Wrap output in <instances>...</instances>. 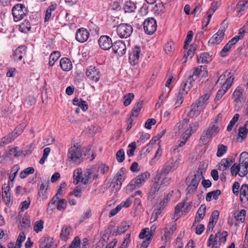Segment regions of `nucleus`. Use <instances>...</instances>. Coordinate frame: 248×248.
Masks as SVG:
<instances>
[{"label":"nucleus","instance_id":"13","mask_svg":"<svg viewBox=\"0 0 248 248\" xmlns=\"http://www.w3.org/2000/svg\"><path fill=\"white\" fill-rule=\"evenodd\" d=\"M112 48L114 53L119 56H123L125 53L126 46L122 41H115L113 44Z\"/></svg>","mask_w":248,"mask_h":248},{"label":"nucleus","instance_id":"39","mask_svg":"<svg viewBox=\"0 0 248 248\" xmlns=\"http://www.w3.org/2000/svg\"><path fill=\"white\" fill-rule=\"evenodd\" d=\"M61 54L58 51L53 52L49 56V64L52 66L54 65L55 62L59 58Z\"/></svg>","mask_w":248,"mask_h":248},{"label":"nucleus","instance_id":"7","mask_svg":"<svg viewBox=\"0 0 248 248\" xmlns=\"http://www.w3.org/2000/svg\"><path fill=\"white\" fill-rule=\"evenodd\" d=\"M27 10L25 6L22 4H17L12 8V15L15 21L23 19L26 16Z\"/></svg>","mask_w":248,"mask_h":248},{"label":"nucleus","instance_id":"33","mask_svg":"<svg viewBox=\"0 0 248 248\" xmlns=\"http://www.w3.org/2000/svg\"><path fill=\"white\" fill-rule=\"evenodd\" d=\"M191 132L190 129H186L185 132L183 133V140L180 141V143L178 146H175L173 147V150H175L178 147H181L185 144L186 141L191 136Z\"/></svg>","mask_w":248,"mask_h":248},{"label":"nucleus","instance_id":"60","mask_svg":"<svg viewBox=\"0 0 248 248\" xmlns=\"http://www.w3.org/2000/svg\"><path fill=\"white\" fill-rule=\"evenodd\" d=\"M50 151V149L48 147H46L44 149L43 151V155L39 161V163L40 164H43L45 163V161L46 158L47 157Z\"/></svg>","mask_w":248,"mask_h":248},{"label":"nucleus","instance_id":"26","mask_svg":"<svg viewBox=\"0 0 248 248\" xmlns=\"http://www.w3.org/2000/svg\"><path fill=\"white\" fill-rule=\"evenodd\" d=\"M205 210L206 206L204 205H201L197 211L194 224L196 222H200L203 218L205 216Z\"/></svg>","mask_w":248,"mask_h":248},{"label":"nucleus","instance_id":"27","mask_svg":"<svg viewBox=\"0 0 248 248\" xmlns=\"http://www.w3.org/2000/svg\"><path fill=\"white\" fill-rule=\"evenodd\" d=\"M205 130L208 134V135H209L211 138H212L214 136L218 133L219 130V128L217 124L211 123L208 128Z\"/></svg>","mask_w":248,"mask_h":248},{"label":"nucleus","instance_id":"11","mask_svg":"<svg viewBox=\"0 0 248 248\" xmlns=\"http://www.w3.org/2000/svg\"><path fill=\"white\" fill-rule=\"evenodd\" d=\"M207 72L204 66H200L195 68L192 74H189L187 78H190L191 81H194L199 77L200 75L202 76H207Z\"/></svg>","mask_w":248,"mask_h":248},{"label":"nucleus","instance_id":"34","mask_svg":"<svg viewBox=\"0 0 248 248\" xmlns=\"http://www.w3.org/2000/svg\"><path fill=\"white\" fill-rule=\"evenodd\" d=\"M31 29V26L30 22L27 20H25L20 24L19 27V31L25 33L28 32L30 31Z\"/></svg>","mask_w":248,"mask_h":248},{"label":"nucleus","instance_id":"63","mask_svg":"<svg viewBox=\"0 0 248 248\" xmlns=\"http://www.w3.org/2000/svg\"><path fill=\"white\" fill-rule=\"evenodd\" d=\"M25 240V235L24 232H22L19 234L16 241V245L21 247L22 243Z\"/></svg>","mask_w":248,"mask_h":248},{"label":"nucleus","instance_id":"47","mask_svg":"<svg viewBox=\"0 0 248 248\" xmlns=\"http://www.w3.org/2000/svg\"><path fill=\"white\" fill-rule=\"evenodd\" d=\"M210 94L209 93H206L201 96H200L198 99L196 100L197 103L199 104V106L202 107L206 104V102L210 98Z\"/></svg>","mask_w":248,"mask_h":248},{"label":"nucleus","instance_id":"64","mask_svg":"<svg viewBox=\"0 0 248 248\" xmlns=\"http://www.w3.org/2000/svg\"><path fill=\"white\" fill-rule=\"evenodd\" d=\"M80 244V239L78 236H76L71 243L69 248H77L79 246Z\"/></svg>","mask_w":248,"mask_h":248},{"label":"nucleus","instance_id":"24","mask_svg":"<svg viewBox=\"0 0 248 248\" xmlns=\"http://www.w3.org/2000/svg\"><path fill=\"white\" fill-rule=\"evenodd\" d=\"M175 225L176 224L173 223L172 224H169L167 225L165 234L164 235L166 242L169 240L170 236L172 235L174 232L175 231L176 229Z\"/></svg>","mask_w":248,"mask_h":248},{"label":"nucleus","instance_id":"48","mask_svg":"<svg viewBox=\"0 0 248 248\" xmlns=\"http://www.w3.org/2000/svg\"><path fill=\"white\" fill-rule=\"evenodd\" d=\"M218 4L219 2L218 1H214L213 2H212L211 6L207 13V14H208L209 18H211L212 16L217 10Z\"/></svg>","mask_w":248,"mask_h":248},{"label":"nucleus","instance_id":"55","mask_svg":"<svg viewBox=\"0 0 248 248\" xmlns=\"http://www.w3.org/2000/svg\"><path fill=\"white\" fill-rule=\"evenodd\" d=\"M239 117V115L237 113L235 114L232 119L229 123V125L227 126V130L228 131H230L232 130V127H233L235 124L238 121Z\"/></svg>","mask_w":248,"mask_h":248},{"label":"nucleus","instance_id":"8","mask_svg":"<svg viewBox=\"0 0 248 248\" xmlns=\"http://www.w3.org/2000/svg\"><path fill=\"white\" fill-rule=\"evenodd\" d=\"M239 164L241 167V170L239 175L240 177H243L248 172V153L247 152H244L241 154Z\"/></svg>","mask_w":248,"mask_h":248},{"label":"nucleus","instance_id":"46","mask_svg":"<svg viewBox=\"0 0 248 248\" xmlns=\"http://www.w3.org/2000/svg\"><path fill=\"white\" fill-rule=\"evenodd\" d=\"M67 206V202L64 199H59L57 201L56 207L57 209L61 211H64Z\"/></svg>","mask_w":248,"mask_h":248},{"label":"nucleus","instance_id":"6","mask_svg":"<svg viewBox=\"0 0 248 248\" xmlns=\"http://www.w3.org/2000/svg\"><path fill=\"white\" fill-rule=\"evenodd\" d=\"M82 156V151L80 147L77 146L74 144L68 150L67 157L70 162H75Z\"/></svg>","mask_w":248,"mask_h":248},{"label":"nucleus","instance_id":"54","mask_svg":"<svg viewBox=\"0 0 248 248\" xmlns=\"http://www.w3.org/2000/svg\"><path fill=\"white\" fill-rule=\"evenodd\" d=\"M241 170V167L239 164L234 163L231 168V171L232 176H236L237 174H239Z\"/></svg>","mask_w":248,"mask_h":248},{"label":"nucleus","instance_id":"57","mask_svg":"<svg viewBox=\"0 0 248 248\" xmlns=\"http://www.w3.org/2000/svg\"><path fill=\"white\" fill-rule=\"evenodd\" d=\"M228 89H227V87H224V86H222L221 88L219 89L218 92H217L216 98H215V101H217L221 99V98L223 96V95L225 93L226 91H227Z\"/></svg>","mask_w":248,"mask_h":248},{"label":"nucleus","instance_id":"42","mask_svg":"<svg viewBox=\"0 0 248 248\" xmlns=\"http://www.w3.org/2000/svg\"><path fill=\"white\" fill-rule=\"evenodd\" d=\"M143 101L141 100L137 103L136 105L133 108L132 111V114L131 116H137L142 107Z\"/></svg>","mask_w":248,"mask_h":248},{"label":"nucleus","instance_id":"37","mask_svg":"<svg viewBox=\"0 0 248 248\" xmlns=\"http://www.w3.org/2000/svg\"><path fill=\"white\" fill-rule=\"evenodd\" d=\"M246 215V211L242 209L237 214H234V218L236 221L243 223L245 220Z\"/></svg>","mask_w":248,"mask_h":248},{"label":"nucleus","instance_id":"58","mask_svg":"<svg viewBox=\"0 0 248 248\" xmlns=\"http://www.w3.org/2000/svg\"><path fill=\"white\" fill-rule=\"evenodd\" d=\"M186 94H184L182 92L179 91L178 94L177 95L176 101L175 104L176 106L175 107H177L180 106L184 101V96L186 95Z\"/></svg>","mask_w":248,"mask_h":248},{"label":"nucleus","instance_id":"17","mask_svg":"<svg viewBox=\"0 0 248 248\" xmlns=\"http://www.w3.org/2000/svg\"><path fill=\"white\" fill-rule=\"evenodd\" d=\"M140 48L138 46H136L129 53V60L131 64L135 65L137 63L140 58Z\"/></svg>","mask_w":248,"mask_h":248},{"label":"nucleus","instance_id":"49","mask_svg":"<svg viewBox=\"0 0 248 248\" xmlns=\"http://www.w3.org/2000/svg\"><path fill=\"white\" fill-rule=\"evenodd\" d=\"M174 50V43L172 42H169L166 44L164 46V51L166 53L169 55H171L172 54Z\"/></svg>","mask_w":248,"mask_h":248},{"label":"nucleus","instance_id":"41","mask_svg":"<svg viewBox=\"0 0 248 248\" xmlns=\"http://www.w3.org/2000/svg\"><path fill=\"white\" fill-rule=\"evenodd\" d=\"M211 137L208 135V134L205 130L203 131L199 140V143L201 145H206L208 142L209 139Z\"/></svg>","mask_w":248,"mask_h":248},{"label":"nucleus","instance_id":"10","mask_svg":"<svg viewBox=\"0 0 248 248\" xmlns=\"http://www.w3.org/2000/svg\"><path fill=\"white\" fill-rule=\"evenodd\" d=\"M86 75L89 79L95 82L98 81L100 78L99 69L93 66H90L87 68Z\"/></svg>","mask_w":248,"mask_h":248},{"label":"nucleus","instance_id":"15","mask_svg":"<svg viewBox=\"0 0 248 248\" xmlns=\"http://www.w3.org/2000/svg\"><path fill=\"white\" fill-rule=\"evenodd\" d=\"M167 174H162V171L158 172L155 178V182L160 186H167L169 185L171 182V178L167 177Z\"/></svg>","mask_w":248,"mask_h":248},{"label":"nucleus","instance_id":"31","mask_svg":"<svg viewBox=\"0 0 248 248\" xmlns=\"http://www.w3.org/2000/svg\"><path fill=\"white\" fill-rule=\"evenodd\" d=\"M72 228L70 226H65L62 228L60 234L61 239L63 241H66L70 235Z\"/></svg>","mask_w":248,"mask_h":248},{"label":"nucleus","instance_id":"20","mask_svg":"<svg viewBox=\"0 0 248 248\" xmlns=\"http://www.w3.org/2000/svg\"><path fill=\"white\" fill-rule=\"evenodd\" d=\"M40 248H53V239L51 237H42L39 241Z\"/></svg>","mask_w":248,"mask_h":248},{"label":"nucleus","instance_id":"18","mask_svg":"<svg viewBox=\"0 0 248 248\" xmlns=\"http://www.w3.org/2000/svg\"><path fill=\"white\" fill-rule=\"evenodd\" d=\"M2 190H3L2 198L3 202L7 205L12 203L10 188L9 185L6 184L3 185L2 186Z\"/></svg>","mask_w":248,"mask_h":248},{"label":"nucleus","instance_id":"4","mask_svg":"<svg viewBox=\"0 0 248 248\" xmlns=\"http://www.w3.org/2000/svg\"><path fill=\"white\" fill-rule=\"evenodd\" d=\"M116 32L121 38L129 37L133 32L132 26L127 23H121L116 27Z\"/></svg>","mask_w":248,"mask_h":248},{"label":"nucleus","instance_id":"50","mask_svg":"<svg viewBox=\"0 0 248 248\" xmlns=\"http://www.w3.org/2000/svg\"><path fill=\"white\" fill-rule=\"evenodd\" d=\"M129 227L128 223L126 222H122L117 227V233L120 234L124 233Z\"/></svg>","mask_w":248,"mask_h":248},{"label":"nucleus","instance_id":"5","mask_svg":"<svg viewBox=\"0 0 248 248\" xmlns=\"http://www.w3.org/2000/svg\"><path fill=\"white\" fill-rule=\"evenodd\" d=\"M180 159L178 157H172L164 165L161 169L162 174H168L170 172L176 169L180 164Z\"/></svg>","mask_w":248,"mask_h":248},{"label":"nucleus","instance_id":"40","mask_svg":"<svg viewBox=\"0 0 248 248\" xmlns=\"http://www.w3.org/2000/svg\"><path fill=\"white\" fill-rule=\"evenodd\" d=\"M34 169L33 167H30L23 170L20 173L21 179L26 178L29 175L33 173Z\"/></svg>","mask_w":248,"mask_h":248},{"label":"nucleus","instance_id":"2","mask_svg":"<svg viewBox=\"0 0 248 248\" xmlns=\"http://www.w3.org/2000/svg\"><path fill=\"white\" fill-rule=\"evenodd\" d=\"M150 176V174L148 171H145L138 175L128 184L127 188L132 190L136 187H140L145 182Z\"/></svg>","mask_w":248,"mask_h":248},{"label":"nucleus","instance_id":"23","mask_svg":"<svg viewBox=\"0 0 248 248\" xmlns=\"http://www.w3.org/2000/svg\"><path fill=\"white\" fill-rule=\"evenodd\" d=\"M73 178V183L75 185H78L80 182L86 185L88 182V179L84 180V179L82 177V171L81 169H77L74 171Z\"/></svg>","mask_w":248,"mask_h":248},{"label":"nucleus","instance_id":"19","mask_svg":"<svg viewBox=\"0 0 248 248\" xmlns=\"http://www.w3.org/2000/svg\"><path fill=\"white\" fill-rule=\"evenodd\" d=\"M193 83L190 78H186L181 83L179 91L182 92L184 94H187L190 88L192 87Z\"/></svg>","mask_w":248,"mask_h":248},{"label":"nucleus","instance_id":"1","mask_svg":"<svg viewBox=\"0 0 248 248\" xmlns=\"http://www.w3.org/2000/svg\"><path fill=\"white\" fill-rule=\"evenodd\" d=\"M23 128L24 125L23 124H19L15 128L12 133H9L1 139L0 145L4 146L12 142L22 133Z\"/></svg>","mask_w":248,"mask_h":248},{"label":"nucleus","instance_id":"25","mask_svg":"<svg viewBox=\"0 0 248 248\" xmlns=\"http://www.w3.org/2000/svg\"><path fill=\"white\" fill-rule=\"evenodd\" d=\"M60 65L61 68L65 71H70L72 68V64L70 60L67 58H62L61 59Z\"/></svg>","mask_w":248,"mask_h":248},{"label":"nucleus","instance_id":"21","mask_svg":"<svg viewBox=\"0 0 248 248\" xmlns=\"http://www.w3.org/2000/svg\"><path fill=\"white\" fill-rule=\"evenodd\" d=\"M49 185V178H47L46 179L44 180L42 184L40 186V188L38 190V195L39 197L43 198V199H46V198L45 197L48 187Z\"/></svg>","mask_w":248,"mask_h":248},{"label":"nucleus","instance_id":"62","mask_svg":"<svg viewBox=\"0 0 248 248\" xmlns=\"http://www.w3.org/2000/svg\"><path fill=\"white\" fill-rule=\"evenodd\" d=\"M44 222L42 220L36 221L34 226V231L38 233L41 231L43 228Z\"/></svg>","mask_w":248,"mask_h":248},{"label":"nucleus","instance_id":"45","mask_svg":"<svg viewBox=\"0 0 248 248\" xmlns=\"http://www.w3.org/2000/svg\"><path fill=\"white\" fill-rule=\"evenodd\" d=\"M19 169L20 167L19 165L18 164L14 165L10 171V175L9 176V179L11 181H13L14 180Z\"/></svg>","mask_w":248,"mask_h":248},{"label":"nucleus","instance_id":"51","mask_svg":"<svg viewBox=\"0 0 248 248\" xmlns=\"http://www.w3.org/2000/svg\"><path fill=\"white\" fill-rule=\"evenodd\" d=\"M160 188V186L155 181L153 184L149 192V196L154 198L155 195L158 191Z\"/></svg>","mask_w":248,"mask_h":248},{"label":"nucleus","instance_id":"38","mask_svg":"<svg viewBox=\"0 0 248 248\" xmlns=\"http://www.w3.org/2000/svg\"><path fill=\"white\" fill-rule=\"evenodd\" d=\"M56 8V4L50 5L46 11L45 17L44 21L45 22H47L50 20L51 17L52 12L54 11Z\"/></svg>","mask_w":248,"mask_h":248},{"label":"nucleus","instance_id":"32","mask_svg":"<svg viewBox=\"0 0 248 248\" xmlns=\"http://www.w3.org/2000/svg\"><path fill=\"white\" fill-rule=\"evenodd\" d=\"M136 8L135 3L131 0L127 1L124 3L123 9L125 13L134 12Z\"/></svg>","mask_w":248,"mask_h":248},{"label":"nucleus","instance_id":"22","mask_svg":"<svg viewBox=\"0 0 248 248\" xmlns=\"http://www.w3.org/2000/svg\"><path fill=\"white\" fill-rule=\"evenodd\" d=\"M26 52V49L24 46H19L14 51L13 58L17 62L20 61L25 55Z\"/></svg>","mask_w":248,"mask_h":248},{"label":"nucleus","instance_id":"30","mask_svg":"<svg viewBox=\"0 0 248 248\" xmlns=\"http://www.w3.org/2000/svg\"><path fill=\"white\" fill-rule=\"evenodd\" d=\"M232 163L231 159L229 158H223L218 164V169L219 170L224 171L229 167Z\"/></svg>","mask_w":248,"mask_h":248},{"label":"nucleus","instance_id":"61","mask_svg":"<svg viewBox=\"0 0 248 248\" xmlns=\"http://www.w3.org/2000/svg\"><path fill=\"white\" fill-rule=\"evenodd\" d=\"M193 35V32L192 31H189L187 32V34L185 41L184 47L185 49H187V46L189 44L191 41Z\"/></svg>","mask_w":248,"mask_h":248},{"label":"nucleus","instance_id":"35","mask_svg":"<svg viewBox=\"0 0 248 248\" xmlns=\"http://www.w3.org/2000/svg\"><path fill=\"white\" fill-rule=\"evenodd\" d=\"M198 61L199 63H208L212 59L211 56L209 55L208 53L204 52L200 54V56L197 57Z\"/></svg>","mask_w":248,"mask_h":248},{"label":"nucleus","instance_id":"3","mask_svg":"<svg viewBox=\"0 0 248 248\" xmlns=\"http://www.w3.org/2000/svg\"><path fill=\"white\" fill-rule=\"evenodd\" d=\"M202 171L203 169L199 167L194 175V178L191 180L190 184L188 185L186 189L187 193L190 194L196 191L202 177Z\"/></svg>","mask_w":248,"mask_h":248},{"label":"nucleus","instance_id":"43","mask_svg":"<svg viewBox=\"0 0 248 248\" xmlns=\"http://www.w3.org/2000/svg\"><path fill=\"white\" fill-rule=\"evenodd\" d=\"M134 98V94L133 93H128L124 95L123 97L124 106L126 107L129 105Z\"/></svg>","mask_w":248,"mask_h":248},{"label":"nucleus","instance_id":"44","mask_svg":"<svg viewBox=\"0 0 248 248\" xmlns=\"http://www.w3.org/2000/svg\"><path fill=\"white\" fill-rule=\"evenodd\" d=\"M201 107V106H199V104L196 101L191 106V110L189 112V116H193L195 114H198L200 112L199 110H198V108Z\"/></svg>","mask_w":248,"mask_h":248},{"label":"nucleus","instance_id":"53","mask_svg":"<svg viewBox=\"0 0 248 248\" xmlns=\"http://www.w3.org/2000/svg\"><path fill=\"white\" fill-rule=\"evenodd\" d=\"M227 146L223 144H219L217 147V157H221L227 152Z\"/></svg>","mask_w":248,"mask_h":248},{"label":"nucleus","instance_id":"16","mask_svg":"<svg viewBox=\"0 0 248 248\" xmlns=\"http://www.w3.org/2000/svg\"><path fill=\"white\" fill-rule=\"evenodd\" d=\"M89 36V32L87 29L83 28L78 29L76 32V39L80 43H84L87 40Z\"/></svg>","mask_w":248,"mask_h":248},{"label":"nucleus","instance_id":"56","mask_svg":"<svg viewBox=\"0 0 248 248\" xmlns=\"http://www.w3.org/2000/svg\"><path fill=\"white\" fill-rule=\"evenodd\" d=\"M218 34H214L209 40L208 44L211 45L219 44L222 39L221 38L217 36Z\"/></svg>","mask_w":248,"mask_h":248},{"label":"nucleus","instance_id":"12","mask_svg":"<svg viewBox=\"0 0 248 248\" xmlns=\"http://www.w3.org/2000/svg\"><path fill=\"white\" fill-rule=\"evenodd\" d=\"M240 200L245 207L248 206V185L243 184L240 189Z\"/></svg>","mask_w":248,"mask_h":248},{"label":"nucleus","instance_id":"36","mask_svg":"<svg viewBox=\"0 0 248 248\" xmlns=\"http://www.w3.org/2000/svg\"><path fill=\"white\" fill-rule=\"evenodd\" d=\"M220 194L221 191L219 189L208 192L206 196V200L207 202L211 201L212 197L214 199L217 200Z\"/></svg>","mask_w":248,"mask_h":248},{"label":"nucleus","instance_id":"9","mask_svg":"<svg viewBox=\"0 0 248 248\" xmlns=\"http://www.w3.org/2000/svg\"><path fill=\"white\" fill-rule=\"evenodd\" d=\"M143 25L144 31L148 34H153L156 30V22L154 18L145 19Z\"/></svg>","mask_w":248,"mask_h":248},{"label":"nucleus","instance_id":"28","mask_svg":"<svg viewBox=\"0 0 248 248\" xmlns=\"http://www.w3.org/2000/svg\"><path fill=\"white\" fill-rule=\"evenodd\" d=\"M244 89L241 87H237L233 93V98L235 102L238 103L241 101Z\"/></svg>","mask_w":248,"mask_h":248},{"label":"nucleus","instance_id":"29","mask_svg":"<svg viewBox=\"0 0 248 248\" xmlns=\"http://www.w3.org/2000/svg\"><path fill=\"white\" fill-rule=\"evenodd\" d=\"M73 103L74 105L78 106V108H80L84 111L88 109L87 102L81 98H75L73 100Z\"/></svg>","mask_w":248,"mask_h":248},{"label":"nucleus","instance_id":"59","mask_svg":"<svg viewBox=\"0 0 248 248\" xmlns=\"http://www.w3.org/2000/svg\"><path fill=\"white\" fill-rule=\"evenodd\" d=\"M20 223L21 229L24 231L30 227V220L27 218L23 217Z\"/></svg>","mask_w":248,"mask_h":248},{"label":"nucleus","instance_id":"14","mask_svg":"<svg viewBox=\"0 0 248 248\" xmlns=\"http://www.w3.org/2000/svg\"><path fill=\"white\" fill-rule=\"evenodd\" d=\"M100 47L104 50H108L112 46L111 39L108 36L102 35L98 40Z\"/></svg>","mask_w":248,"mask_h":248},{"label":"nucleus","instance_id":"52","mask_svg":"<svg viewBox=\"0 0 248 248\" xmlns=\"http://www.w3.org/2000/svg\"><path fill=\"white\" fill-rule=\"evenodd\" d=\"M82 188V185H79L77 186L75 189L69 193L70 196L74 195L76 197L80 198L81 196V191Z\"/></svg>","mask_w":248,"mask_h":248}]
</instances>
